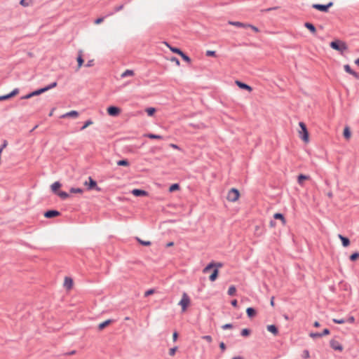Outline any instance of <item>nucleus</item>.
<instances>
[{
    "instance_id": "obj_1",
    "label": "nucleus",
    "mask_w": 359,
    "mask_h": 359,
    "mask_svg": "<svg viewBox=\"0 0 359 359\" xmlns=\"http://www.w3.org/2000/svg\"><path fill=\"white\" fill-rule=\"evenodd\" d=\"M56 86H57V83L56 82H53V83H52L51 84H50L49 86H46L45 88H40L39 90L33 91V92H32V93H29V94L22 97V99H24V100L29 99V98H31V97H32L34 96L39 95H40V94H41V93H43L44 92H46L48 90L52 89V88H55Z\"/></svg>"
},
{
    "instance_id": "obj_2",
    "label": "nucleus",
    "mask_w": 359,
    "mask_h": 359,
    "mask_svg": "<svg viewBox=\"0 0 359 359\" xmlns=\"http://www.w3.org/2000/svg\"><path fill=\"white\" fill-rule=\"evenodd\" d=\"M330 47L336 50H338L341 54H343L344 52L348 49V46L346 43L340 40L332 41L330 43Z\"/></svg>"
},
{
    "instance_id": "obj_3",
    "label": "nucleus",
    "mask_w": 359,
    "mask_h": 359,
    "mask_svg": "<svg viewBox=\"0 0 359 359\" xmlns=\"http://www.w3.org/2000/svg\"><path fill=\"white\" fill-rule=\"evenodd\" d=\"M300 130L298 131L299 137L305 142H309V135L306 125L303 122H299Z\"/></svg>"
},
{
    "instance_id": "obj_4",
    "label": "nucleus",
    "mask_w": 359,
    "mask_h": 359,
    "mask_svg": "<svg viewBox=\"0 0 359 359\" xmlns=\"http://www.w3.org/2000/svg\"><path fill=\"white\" fill-rule=\"evenodd\" d=\"M178 304L181 306L182 312L186 311L187 308L191 304L190 297H189V295L186 292H184L182 294V299L179 302Z\"/></svg>"
},
{
    "instance_id": "obj_5",
    "label": "nucleus",
    "mask_w": 359,
    "mask_h": 359,
    "mask_svg": "<svg viewBox=\"0 0 359 359\" xmlns=\"http://www.w3.org/2000/svg\"><path fill=\"white\" fill-rule=\"evenodd\" d=\"M240 198V192L237 189H231L227 194L226 199L229 202H236Z\"/></svg>"
},
{
    "instance_id": "obj_6",
    "label": "nucleus",
    "mask_w": 359,
    "mask_h": 359,
    "mask_svg": "<svg viewBox=\"0 0 359 359\" xmlns=\"http://www.w3.org/2000/svg\"><path fill=\"white\" fill-rule=\"evenodd\" d=\"M83 184L87 187L88 190L95 189L100 191L101 189L97 185V182L91 177H88V181H86Z\"/></svg>"
},
{
    "instance_id": "obj_7",
    "label": "nucleus",
    "mask_w": 359,
    "mask_h": 359,
    "mask_svg": "<svg viewBox=\"0 0 359 359\" xmlns=\"http://www.w3.org/2000/svg\"><path fill=\"white\" fill-rule=\"evenodd\" d=\"M333 5V3L332 2H330L329 4H327V5H321V4H313L312 5V7L316 10H318L321 12H327L328 11V9L332 6Z\"/></svg>"
},
{
    "instance_id": "obj_8",
    "label": "nucleus",
    "mask_w": 359,
    "mask_h": 359,
    "mask_svg": "<svg viewBox=\"0 0 359 359\" xmlns=\"http://www.w3.org/2000/svg\"><path fill=\"white\" fill-rule=\"evenodd\" d=\"M107 113L110 116H116L120 114L121 109L117 107L110 106L107 108Z\"/></svg>"
},
{
    "instance_id": "obj_9",
    "label": "nucleus",
    "mask_w": 359,
    "mask_h": 359,
    "mask_svg": "<svg viewBox=\"0 0 359 359\" xmlns=\"http://www.w3.org/2000/svg\"><path fill=\"white\" fill-rule=\"evenodd\" d=\"M330 346L336 351H342L343 346L341 343L335 339H332L330 342Z\"/></svg>"
},
{
    "instance_id": "obj_10",
    "label": "nucleus",
    "mask_w": 359,
    "mask_h": 359,
    "mask_svg": "<svg viewBox=\"0 0 359 359\" xmlns=\"http://www.w3.org/2000/svg\"><path fill=\"white\" fill-rule=\"evenodd\" d=\"M222 264L220 262H210L208 266H206L203 270V272L204 273H208L212 268L217 267V268H221L222 266Z\"/></svg>"
},
{
    "instance_id": "obj_11",
    "label": "nucleus",
    "mask_w": 359,
    "mask_h": 359,
    "mask_svg": "<svg viewBox=\"0 0 359 359\" xmlns=\"http://www.w3.org/2000/svg\"><path fill=\"white\" fill-rule=\"evenodd\" d=\"M19 93V89L18 88H15L11 93H10L9 94H7V95H1L0 96V101H3V100H8L15 95H17Z\"/></svg>"
},
{
    "instance_id": "obj_12",
    "label": "nucleus",
    "mask_w": 359,
    "mask_h": 359,
    "mask_svg": "<svg viewBox=\"0 0 359 359\" xmlns=\"http://www.w3.org/2000/svg\"><path fill=\"white\" fill-rule=\"evenodd\" d=\"M344 70L351 74L352 76H353L355 79H359V74L355 72V71L352 70L351 67L348 65H345L344 66Z\"/></svg>"
},
{
    "instance_id": "obj_13",
    "label": "nucleus",
    "mask_w": 359,
    "mask_h": 359,
    "mask_svg": "<svg viewBox=\"0 0 359 359\" xmlns=\"http://www.w3.org/2000/svg\"><path fill=\"white\" fill-rule=\"evenodd\" d=\"M235 83L241 89L247 90L248 92H251L252 90V88L250 86L240 81H236Z\"/></svg>"
},
{
    "instance_id": "obj_14",
    "label": "nucleus",
    "mask_w": 359,
    "mask_h": 359,
    "mask_svg": "<svg viewBox=\"0 0 359 359\" xmlns=\"http://www.w3.org/2000/svg\"><path fill=\"white\" fill-rule=\"evenodd\" d=\"M60 215V213L57 210H48L44 213V216L46 218H52L55 217H57Z\"/></svg>"
},
{
    "instance_id": "obj_15",
    "label": "nucleus",
    "mask_w": 359,
    "mask_h": 359,
    "mask_svg": "<svg viewBox=\"0 0 359 359\" xmlns=\"http://www.w3.org/2000/svg\"><path fill=\"white\" fill-rule=\"evenodd\" d=\"M132 194L135 196H148V193L144 190L135 189L132 191Z\"/></svg>"
},
{
    "instance_id": "obj_16",
    "label": "nucleus",
    "mask_w": 359,
    "mask_h": 359,
    "mask_svg": "<svg viewBox=\"0 0 359 359\" xmlns=\"http://www.w3.org/2000/svg\"><path fill=\"white\" fill-rule=\"evenodd\" d=\"M164 44L174 53H176V54H178L179 55H183V52L177 48H175V47H172L167 42H164Z\"/></svg>"
},
{
    "instance_id": "obj_17",
    "label": "nucleus",
    "mask_w": 359,
    "mask_h": 359,
    "mask_svg": "<svg viewBox=\"0 0 359 359\" xmlns=\"http://www.w3.org/2000/svg\"><path fill=\"white\" fill-rule=\"evenodd\" d=\"M64 286L70 290L73 286V280L69 277H65L64 280Z\"/></svg>"
},
{
    "instance_id": "obj_18",
    "label": "nucleus",
    "mask_w": 359,
    "mask_h": 359,
    "mask_svg": "<svg viewBox=\"0 0 359 359\" xmlns=\"http://www.w3.org/2000/svg\"><path fill=\"white\" fill-rule=\"evenodd\" d=\"M79 116V113L76 111H70L62 116V118L66 117H72V118H77Z\"/></svg>"
},
{
    "instance_id": "obj_19",
    "label": "nucleus",
    "mask_w": 359,
    "mask_h": 359,
    "mask_svg": "<svg viewBox=\"0 0 359 359\" xmlns=\"http://www.w3.org/2000/svg\"><path fill=\"white\" fill-rule=\"evenodd\" d=\"M310 179V177L304 175H299L297 177V182L301 185H304V182Z\"/></svg>"
},
{
    "instance_id": "obj_20",
    "label": "nucleus",
    "mask_w": 359,
    "mask_h": 359,
    "mask_svg": "<svg viewBox=\"0 0 359 359\" xmlns=\"http://www.w3.org/2000/svg\"><path fill=\"white\" fill-rule=\"evenodd\" d=\"M339 238L341 241L344 247H348L350 245V241L348 238L343 236L341 234L338 235Z\"/></svg>"
},
{
    "instance_id": "obj_21",
    "label": "nucleus",
    "mask_w": 359,
    "mask_h": 359,
    "mask_svg": "<svg viewBox=\"0 0 359 359\" xmlns=\"http://www.w3.org/2000/svg\"><path fill=\"white\" fill-rule=\"evenodd\" d=\"M273 217L274 219H279L280 220L281 223L283 225H285L286 224V219L284 217L283 215L281 214V213H275L273 215Z\"/></svg>"
},
{
    "instance_id": "obj_22",
    "label": "nucleus",
    "mask_w": 359,
    "mask_h": 359,
    "mask_svg": "<svg viewBox=\"0 0 359 359\" xmlns=\"http://www.w3.org/2000/svg\"><path fill=\"white\" fill-rule=\"evenodd\" d=\"M229 24L231 25H233V26H236V27H243V28H247V26H248V24H244V23L241 22L229 21Z\"/></svg>"
},
{
    "instance_id": "obj_23",
    "label": "nucleus",
    "mask_w": 359,
    "mask_h": 359,
    "mask_svg": "<svg viewBox=\"0 0 359 359\" xmlns=\"http://www.w3.org/2000/svg\"><path fill=\"white\" fill-rule=\"evenodd\" d=\"M77 62H78L77 69H79L83 64V59L82 57V51L81 50H80L79 52V56L77 57Z\"/></svg>"
},
{
    "instance_id": "obj_24",
    "label": "nucleus",
    "mask_w": 359,
    "mask_h": 359,
    "mask_svg": "<svg viewBox=\"0 0 359 359\" xmlns=\"http://www.w3.org/2000/svg\"><path fill=\"white\" fill-rule=\"evenodd\" d=\"M246 313L249 318H253L257 314L256 311L253 308H251V307H249L246 309Z\"/></svg>"
},
{
    "instance_id": "obj_25",
    "label": "nucleus",
    "mask_w": 359,
    "mask_h": 359,
    "mask_svg": "<svg viewBox=\"0 0 359 359\" xmlns=\"http://www.w3.org/2000/svg\"><path fill=\"white\" fill-rule=\"evenodd\" d=\"M267 330L274 335H277L278 333L277 327L273 325H269L267 326Z\"/></svg>"
},
{
    "instance_id": "obj_26",
    "label": "nucleus",
    "mask_w": 359,
    "mask_h": 359,
    "mask_svg": "<svg viewBox=\"0 0 359 359\" xmlns=\"http://www.w3.org/2000/svg\"><path fill=\"white\" fill-rule=\"evenodd\" d=\"M343 135H344V137L346 140H349V139H350V137H351V130H350L349 127L346 126V127L344 128Z\"/></svg>"
},
{
    "instance_id": "obj_27",
    "label": "nucleus",
    "mask_w": 359,
    "mask_h": 359,
    "mask_svg": "<svg viewBox=\"0 0 359 359\" xmlns=\"http://www.w3.org/2000/svg\"><path fill=\"white\" fill-rule=\"evenodd\" d=\"M111 320H107L99 324L98 328L100 330H102L104 328H105L107 326L110 325L111 323Z\"/></svg>"
},
{
    "instance_id": "obj_28",
    "label": "nucleus",
    "mask_w": 359,
    "mask_h": 359,
    "mask_svg": "<svg viewBox=\"0 0 359 359\" xmlns=\"http://www.w3.org/2000/svg\"><path fill=\"white\" fill-rule=\"evenodd\" d=\"M305 27H306L312 34H316V27L313 26V25H312L311 23L310 22H306L305 25H304Z\"/></svg>"
},
{
    "instance_id": "obj_29",
    "label": "nucleus",
    "mask_w": 359,
    "mask_h": 359,
    "mask_svg": "<svg viewBox=\"0 0 359 359\" xmlns=\"http://www.w3.org/2000/svg\"><path fill=\"white\" fill-rule=\"evenodd\" d=\"M134 74L135 73L133 70L127 69L121 74V78H125L127 76H133Z\"/></svg>"
},
{
    "instance_id": "obj_30",
    "label": "nucleus",
    "mask_w": 359,
    "mask_h": 359,
    "mask_svg": "<svg viewBox=\"0 0 359 359\" xmlns=\"http://www.w3.org/2000/svg\"><path fill=\"white\" fill-rule=\"evenodd\" d=\"M61 187V184L59 182H55L51 185V189L53 192L57 193V190Z\"/></svg>"
},
{
    "instance_id": "obj_31",
    "label": "nucleus",
    "mask_w": 359,
    "mask_h": 359,
    "mask_svg": "<svg viewBox=\"0 0 359 359\" xmlns=\"http://www.w3.org/2000/svg\"><path fill=\"white\" fill-rule=\"evenodd\" d=\"M218 274L219 271L217 269H215L212 273V274L210 276V280L212 282L215 281L217 278Z\"/></svg>"
},
{
    "instance_id": "obj_32",
    "label": "nucleus",
    "mask_w": 359,
    "mask_h": 359,
    "mask_svg": "<svg viewBox=\"0 0 359 359\" xmlns=\"http://www.w3.org/2000/svg\"><path fill=\"white\" fill-rule=\"evenodd\" d=\"M144 137H149L150 139H157V140H162L163 137L158 135H154L151 133L145 134L144 135Z\"/></svg>"
},
{
    "instance_id": "obj_33",
    "label": "nucleus",
    "mask_w": 359,
    "mask_h": 359,
    "mask_svg": "<svg viewBox=\"0 0 359 359\" xmlns=\"http://www.w3.org/2000/svg\"><path fill=\"white\" fill-rule=\"evenodd\" d=\"M236 288L234 285H231L229 287V290H228L229 295L233 296L236 294Z\"/></svg>"
},
{
    "instance_id": "obj_34",
    "label": "nucleus",
    "mask_w": 359,
    "mask_h": 359,
    "mask_svg": "<svg viewBox=\"0 0 359 359\" xmlns=\"http://www.w3.org/2000/svg\"><path fill=\"white\" fill-rule=\"evenodd\" d=\"M145 111L147 113L148 116H152L156 112V109L154 107H149L147 108Z\"/></svg>"
},
{
    "instance_id": "obj_35",
    "label": "nucleus",
    "mask_w": 359,
    "mask_h": 359,
    "mask_svg": "<svg viewBox=\"0 0 359 359\" xmlns=\"http://www.w3.org/2000/svg\"><path fill=\"white\" fill-rule=\"evenodd\" d=\"M180 189V185L178 184H173L169 187V191L173 192Z\"/></svg>"
},
{
    "instance_id": "obj_36",
    "label": "nucleus",
    "mask_w": 359,
    "mask_h": 359,
    "mask_svg": "<svg viewBox=\"0 0 359 359\" xmlns=\"http://www.w3.org/2000/svg\"><path fill=\"white\" fill-rule=\"evenodd\" d=\"M117 165L120 166H128L129 162L126 159L120 160L117 162Z\"/></svg>"
},
{
    "instance_id": "obj_37",
    "label": "nucleus",
    "mask_w": 359,
    "mask_h": 359,
    "mask_svg": "<svg viewBox=\"0 0 359 359\" xmlns=\"http://www.w3.org/2000/svg\"><path fill=\"white\" fill-rule=\"evenodd\" d=\"M58 196H60L62 199H66L69 197V194L65 191H58L57 193Z\"/></svg>"
},
{
    "instance_id": "obj_38",
    "label": "nucleus",
    "mask_w": 359,
    "mask_h": 359,
    "mask_svg": "<svg viewBox=\"0 0 359 359\" xmlns=\"http://www.w3.org/2000/svg\"><path fill=\"white\" fill-rule=\"evenodd\" d=\"M350 259L353 262L355 261L359 258V252H354L350 256Z\"/></svg>"
},
{
    "instance_id": "obj_39",
    "label": "nucleus",
    "mask_w": 359,
    "mask_h": 359,
    "mask_svg": "<svg viewBox=\"0 0 359 359\" xmlns=\"http://www.w3.org/2000/svg\"><path fill=\"white\" fill-rule=\"evenodd\" d=\"M70 192L73 194H82L83 190L80 188H72Z\"/></svg>"
},
{
    "instance_id": "obj_40",
    "label": "nucleus",
    "mask_w": 359,
    "mask_h": 359,
    "mask_svg": "<svg viewBox=\"0 0 359 359\" xmlns=\"http://www.w3.org/2000/svg\"><path fill=\"white\" fill-rule=\"evenodd\" d=\"M250 330L247 328L243 329L241 331V335L243 337H248V335H250Z\"/></svg>"
},
{
    "instance_id": "obj_41",
    "label": "nucleus",
    "mask_w": 359,
    "mask_h": 359,
    "mask_svg": "<svg viewBox=\"0 0 359 359\" xmlns=\"http://www.w3.org/2000/svg\"><path fill=\"white\" fill-rule=\"evenodd\" d=\"M30 0H20V5H22V6H29L30 5Z\"/></svg>"
},
{
    "instance_id": "obj_42",
    "label": "nucleus",
    "mask_w": 359,
    "mask_h": 359,
    "mask_svg": "<svg viewBox=\"0 0 359 359\" xmlns=\"http://www.w3.org/2000/svg\"><path fill=\"white\" fill-rule=\"evenodd\" d=\"M93 123V122L91 120H88V121H86L84 123L83 126L81 127V130L86 129L87 127L92 125Z\"/></svg>"
},
{
    "instance_id": "obj_43",
    "label": "nucleus",
    "mask_w": 359,
    "mask_h": 359,
    "mask_svg": "<svg viewBox=\"0 0 359 359\" xmlns=\"http://www.w3.org/2000/svg\"><path fill=\"white\" fill-rule=\"evenodd\" d=\"M182 57V58L187 62L188 63H190L191 62V59L189 56H187V55H185L184 53H183V55H180Z\"/></svg>"
},
{
    "instance_id": "obj_44",
    "label": "nucleus",
    "mask_w": 359,
    "mask_h": 359,
    "mask_svg": "<svg viewBox=\"0 0 359 359\" xmlns=\"http://www.w3.org/2000/svg\"><path fill=\"white\" fill-rule=\"evenodd\" d=\"M137 241H139L140 243H141L142 245H143L144 246H149L151 245V242L150 241H142L140 238H137Z\"/></svg>"
},
{
    "instance_id": "obj_45",
    "label": "nucleus",
    "mask_w": 359,
    "mask_h": 359,
    "mask_svg": "<svg viewBox=\"0 0 359 359\" xmlns=\"http://www.w3.org/2000/svg\"><path fill=\"white\" fill-rule=\"evenodd\" d=\"M206 55L209 57H215L216 53L215 50H207L206 51Z\"/></svg>"
},
{
    "instance_id": "obj_46",
    "label": "nucleus",
    "mask_w": 359,
    "mask_h": 359,
    "mask_svg": "<svg viewBox=\"0 0 359 359\" xmlns=\"http://www.w3.org/2000/svg\"><path fill=\"white\" fill-rule=\"evenodd\" d=\"M177 349V347H173L169 350V355L173 356L175 354V352Z\"/></svg>"
},
{
    "instance_id": "obj_47",
    "label": "nucleus",
    "mask_w": 359,
    "mask_h": 359,
    "mask_svg": "<svg viewBox=\"0 0 359 359\" xmlns=\"http://www.w3.org/2000/svg\"><path fill=\"white\" fill-rule=\"evenodd\" d=\"M248 26H247V27L251 28L254 32H259V29L257 27H255L254 25H250V24H248Z\"/></svg>"
},
{
    "instance_id": "obj_48",
    "label": "nucleus",
    "mask_w": 359,
    "mask_h": 359,
    "mask_svg": "<svg viewBox=\"0 0 359 359\" xmlns=\"http://www.w3.org/2000/svg\"><path fill=\"white\" fill-rule=\"evenodd\" d=\"M203 339L206 340L208 342L211 343L212 341V339L211 336L210 335H205L202 337Z\"/></svg>"
},
{
    "instance_id": "obj_49",
    "label": "nucleus",
    "mask_w": 359,
    "mask_h": 359,
    "mask_svg": "<svg viewBox=\"0 0 359 359\" xmlns=\"http://www.w3.org/2000/svg\"><path fill=\"white\" fill-rule=\"evenodd\" d=\"M323 334L320 333H311L310 337L312 338L321 337Z\"/></svg>"
},
{
    "instance_id": "obj_50",
    "label": "nucleus",
    "mask_w": 359,
    "mask_h": 359,
    "mask_svg": "<svg viewBox=\"0 0 359 359\" xmlns=\"http://www.w3.org/2000/svg\"><path fill=\"white\" fill-rule=\"evenodd\" d=\"M170 61H172L174 63H175L176 65H177V66H180V62L179 60L177 58L175 57H172L170 59Z\"/></svg>"
},
{
    "instance_id": "obj_51",
    "label": "nucleus",
    "mask_w": 359,
    "mask_h": 359,
    "mask_svg": "<svg viewBox=\"0 0 359 359\" xmlns=\"http://www.w3.org/2000/svg\"><path fill=\"white\" fill-rule=\"evenodd\" d=\"M154 290H152V289L149 290H147V291H146V292H144V297H148V296H149V295H151V294H154Z\"/></svg>"
},
{
    "instance_id": "obj_52",
    "label": "nucleus",
    "mask_w": 359,
    "mask_h": 359,
    "mask_svg": "<svg viewBox=\"0 0 359 359\" xmlns=\"http://www.w3.org/2000/svg\"><path fill=\"white\" fill-rule=\"evenodd\" d=\"M333 321L335 323H337V324H343L345 323V320L344 319H333Z\"/></svg>"
},
{
    "instance_id": "obj_53",
    "label": "nucleus",
    "mask_w": 359,
    "mask_h": 359,
    "mask_svg": "<svg viewBox=\"0 0 359 359\" xmlns=\"http://www.w3.org/2000/svg\"><path fill=\"white\" fill-rule=\"evenodd\" d=\"M222 327L223 330L231 329V328H232V325L231 324H225V325H222Z\"/></svg>"
},
{
    "instance_id": "obj_54",
    "label": "nucleus",
    "mask_w": 359,
    "mask_h": 359,
    "mask_svg": "<svg viewBox=\"0 0 359 359\" xmlns=\"http://www.w3.org/2000/svg\"><path fill=\"white\" fill-rule=\"evenodd\" d=\"M103 20H104V18H99L97 20H95V23L96 25H99V24L102 23L103 22Z\"/></svg>"
},
{
    "instance_id": "obj_55",
    "label": "nucleus",
    "mask_w": 359,
    "mask_h": 359,
    "mask_svg": "<svg viewBox=\"0 0 359 359\" xmlns=\"http://www.w3.org/2000/svg\"><path fill=\"white\" fill-rule=\"evenodd\" d=\"M219 347H220V348L222 349V351H224L225 349H226V346H225L224 342H221L219 344Z\"/></svg>"
},
{
    "instance_id": "obj_56",
    "label": "nucleus",
    "mask_w": 359,
    "mask_h": 359,
    "mask_svg": "<svg viewBox=\"0 0 359 359\" xmlns=\"http://www.w3.org/2000/svg\"><path fill=\"white\" fill-rule=\"evenodd\" d=\"M177 337H178V334H177V332H175L172 334V339H173V341H175L177 339Z\"/></svg>"
},
{
    "instance_id": "obj_57",
    "label": "nucleus",
    "mask_w": 359,
    "mask_h": 359,
    "mask_svg": "<svg viewBox=\"0 0 359 359\" xmlns=\"http://www.w3.org/2000/svg\"><path fill=\"white\" fill-rule=\"evenodd\" d=\"M93 65V60H89L87 64L86 65V67H92Z\"/></svg>"
},
{
    "instance_id": "obj_58",
    "label": "nucleus",
    "mask_w": 359,
    "mask_h": 359,
    "mask_svg": "<svg viewBox=\"0 0 359 359\" xmlns=\"http://www.w3.org/2000/svg\"><path fill=\"white\" fill-rule=\"evenodd\" d=\"M323 335H328L330 334V330L328 329H325L323 332V333H320Z\"/></svg>"
},
{
    "instance_id": "obj_59",
    "label": "nucleus",
    "mask_w": 359,
    "mask_h": 359,
    "mask_svg": "<svg viewBox=\"0 0 359 359\" xmlns=\"http://www.w3.org/2000/svg\"><path fill=\"white\" fill-rule=\"evenodd\" d=\"M347 321L348 323H353L355 322V318L353 316H351L348 318Z\"/></svg>"
},
{
    "instance_id": "obj_60",
    "label": "nucleus",
    "mask_w": 359,
    "mask_h": 359,
    "mask_svg": "<svg viewBox=\"0 0 359 359\" xmlns=\"http://www.w3.org/2000/svg\"><path fill=\"white\" fill-rule=\"evenodd\" d=\"M304 358H309V353L308 351H304Z\"/></svg>"
},
{
    "instance_id": "obj_61",
    "label": "nucleus",
    "mask_w": 359,
    "mask_h": 359,
    "mask_svg": "<svg viewBox=\"0 0 359 359\" xmlns=\"http://www.w3.org/2000/svg\"><path fill=\"white\" fill-rule=\"evenodd\" d=\"M170 147H172V149H180L179 147L177 144H170Z\"/></svg>"
},
{
    "instance_id": "obj_62",
    "label": "nucleus",
    "mask_w": 359,
    "mask_h": 359,
    "mask_svg": "<svg viewBox=\"0 0 359 359\" xmlns=\"http://www.w3.org/2000/svg\"><path fill=\"white\" fill-rule=\"evenodd\" d=\"M231 305L234 307H236L237 306V300L236 299H233L231 301Z\"/></svg>"
},
{
    "instance_id": "obj_63",
    "label": "nucleus",
    "mask_w": 359,
    "mask_h": 359,
    "mask_svg": "<svg viewBox=\"0 0 359 359\" xmlns=\"http://www.w3.org/2000/svg\"><path fill=\"white\" fill-rule=\"evenodd\" d=\"M270 304L271 306H274L275 302H274V297H272L270 301Z\"/></svg>"
},
{
    "instance_id": "obj_64",
    "label": "nucleus",
    "mask_w": 359,
    "mask_h": 359,
    "mask_svg": "<svg viewBox=\"0 0 359 359\" xmlns=\"http://www.w3.org/2000/svg\"><path fill=\"white\" fill-rule=\"evenodd\" d=\"M355 64L359 67V57L355 60Z\"/></svg>"
}]
</instances>
